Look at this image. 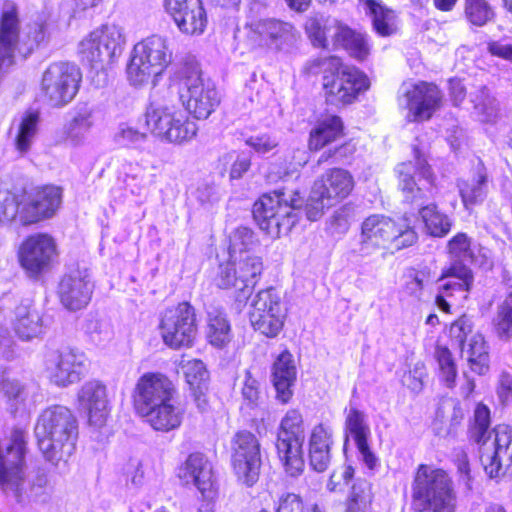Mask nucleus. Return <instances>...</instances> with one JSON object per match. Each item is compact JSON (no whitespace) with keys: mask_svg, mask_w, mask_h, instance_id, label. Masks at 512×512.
I'll use <instances>...</instances> for the list:
<instances>
[{"mask_svg":"<svg viewBox=\"0 0 512 512\" xmlns=\"http://www.w3.org/2000/svg\"><path fill=\"white\" fill-rule=\"evenodd\" d=\"M240 278L247 284L249 292L254 288L263 271L262 258L254 253H246L237 257H231Z\"/></svg>","mask_w":512,"mask_h":512,"instance_id":"47","label":"nucleus"},{"mask_svg":"<svg viewBox=\"0 0 512 512\" xmlns=\"http://www.w3.org/2000/svg\"><path fill=\"white\" fill-rule=\"evenodd\" d=\"M165 8L182 33L195 36L204 32L207 15L201 0H165Z\"/></svg>","mask_w":512,"mask_h":512,"instance_id":"23","label":"nucleus"},{"mask_svg":"<svg viewBox=\"0 0 512 512\" xmlns=\"http://www.w3.org/2000/svg\"><path fill=\"white\" fill-rule=\"evenodd\" d=\"M296 379V367L293 356L288 351L282 352L276 359L272 368V382L276 390V397L282 403H287L292 395V385Z\"/></svg>","mask_w":512,"mask_h":512,"instance_id":"33","label":"nucleus"},{"mask_svg":"<svg viewBox=\"0 0 512 512\" xmlns=\"http://www.w3.org/2000/svg\"><path fill=\"white\" fill-rule=\"evenodd\" d=\"M231 465L238 480L248 487L259 479L262 457L258 437L248 430L237 431L230 440Z\"/></svg>","mask_w":512,"mask_h":512,"instance_id":"12","label":"nucleus"},{"mask_svg":"<svg viewBox=\"0 0 512 512\" xmlns=\"http://www.w3.org/2000/svg\"><path fill=\"white\" fill-rule=\"evenodd\" d=\"M198 130L196 122L186 111L176 105L159 140L174 145H183L191 142L197 136Z\"/></svg>","mask_w":512,"mask_h":512,"instance_id":"31","label":"nucleus"},{"mask_svg":"<svg viewBox=\"0 0 512 512\" xmlns=\"http://www.w3.org/2000/svg\"><path fill=\"white\" fill-rule=\"evenodd\" d=\"M462 202L466 209L484 201L488 188V175L483 163L477 161L472 175L458 182Z\"/></svg>","mask_w":512,"mask_h":512,"instance_id":"35","label":"nucleus"},{"mask_svg":"<svg viewBox=\"0 0 512 512\" xmlns=\"http://www.w3.org/2000/svg\"><path fill=\"white\" fill-rule=\"evenodd\" d=\"M156 431L169 432L180 427L184 412L174 397L138 412Z\"/></svg>","mask_w":512,"mask_h":512,"instance_id":"30","label":"nucleus"},{"mask_svg":"<svg viewBox=\"0 0 512 512\" xmlns=\"http://www.w3.org/2000/svg\"><path fill=\"white\" fill-rule=\"evenodd\" d=\"M57 255L55 240L46 233L28 236L20 245L18 260L30 277L47 271Z\"/></svg>","mask_w":512,"mask_h":512,"instance_id":"17","label":"nucleus"},{"mask_svg":"<svg viewBox=\"0 0 512 512\" xmlns=\"http://www.w3.org/2000/svg\"><path fill=\"white\" fill-rule=\"evenodd\" d=\"M178 94L187 113L196 119H207L219 106L215 86L202 78L197 64L183 67L178 73Z\"/></svg>","mask_w":512,"mask_h":512,"instance_id":"7","label":"nucleus"},{"mask_svg":"<svg viewBox=\"0 0 512 512\" xmlns=\"http://www.w3.org/2000/svg\"><path fill=\"white\" fill-rule=\"evenodd\" d=\"M440 280H446L441 288L447 296H453L459 292L463 294L462 298L466 299L473 283V274L467 265L452 262L450 267L443 272Z\"/></svg>","mask_w":512,"mask_h":512,"instance_id":"37","label":"nucleus"},{"mask_svg":"<svg viewBox=\"0 0 512 512\" xmlns=\"http://www.w3.org/2000/svg\"><path fill=\"white\" fill-rule=\"evenodd\" d=\"M24 219L28 226L53 217L62 203V189L55 185H44L24 190Z\"/></svg>","mask_w":512,"mask_h":512,"instance_id":"20","label":"nucleus"},{"mask_svg":"<svg viewBox=\"0 0 512 512\" xmlns=\"http://www.w3.org/2000/svg\"><path fill=\"white\" fill-rule=\"evenodd\" d=\"M333 45L343 47L352 57L358 60H364L370 53L367 35L352 29L344 22Z\"/></svg>","mask_w":512,"mask_h":512,"instance_id":"41","label":"nucleus"},{"mask_svg":"<svg viewBox=\"0 0 512 512\" xmlns=\"http://www.w3.org/2000/svg\"><path fill=\"white\" fill-rule=\"evenodd\" d=\"M301 204L302 198L297 191L290 195L285 191H275L273 194L263 195L254 204V218L262 230L277 238L287 234L296 224V210Z\"/></svg>","mask_w":512,"mask_h":512,"instance_id":"6","label":"nucleus"},{"mask_svg":"<svg viewBox=\"0 0 512 512\" xmlns=\"http://www.w3.org/2000/svg\"><path fill=\"white\" fill-rule=\"evenodd\" d=\"M332 430L323 424L313 427L308 442L311 467L318 472L325 471L331 462Z\"/></svg>","mask_w":512,"mask_h":512,"instance_id":"32","label":"nucleus"},{"mask_svg":"<svg viewBox=\"0 0 512 512\" xmlns=\"http://www.w3.org/2000/svg\"><path fill=\"white\" fill-rule=\"evenodd\" d=\"M419 213L429 235L443 237L451 230L449 217L441 213L435 204L422 207Z\"/></svg>","mask_w":512,"mask_h":512,"instance_id":"49","label":"nucleus"},{"mask_svg":"<svg viewBox=\"0 0 512 512\" xmlns=\"http://www.w3.org/2000/svg\"><path fill=\"white\" fill-rule=\"evenodd\" d=\"M245 142L260 154L268 153L278 146L277 138L269 134L251 136Z\"/></svg>","mask_w":512,"mask_h":512,"instance_id":"63","label":"nucleus"},{"mask_svg":"<svg viewBox=\"0 0 512 512\" xmlns=\"http://www.w3.org/2000/svg\"><path fill=\"white\" fill-rule=\"evenodd\" d=\"M123 29L116 24H105L90 32L78 46L83 61L91 66L110 64L119 57L125 45Z\"/></svg>","mask_w":512,"mask_h":512,"instance_id":"9","label":"nucleus"},{"mask_svg":"<svg viewBox=\"0 0 512 512\" xmlns=\"http://www.w3.org/2000/svg\"><path fill=\"white\" fill-rule=\"evenodd\" d=\"M94 125L95 110L93 107L88 104L78 105L66 126L67 139L75 145L83 143Z\"/></svg>","mask_w":512,"mask_h":512,"instance_id":"38","label":"nucleus"},{"mask_svg":"<svg viewBox=\"0 0 512 512\" xmlns=\"http://www.w3.org/2000/svg\"><path fill=\"white\" fill-rule=\"evenodd\" d=\"M24 209V190L14 192L0 188V226H9L12 223L28 226V220L24 219Z\"/></svg>","mask_w":512,"mask_h":512,"instance_id":"36","label":"nucleus"},{"mask_svg":"<svg viewBox=\"0 0 512 512\" xmlns=\"http://www.w3.org/2000/svg\"><path fill=\"white\" fill-rule=\"evenodd\" d=\"M178 368L183 373L187 383L191 387L200 388L201 384L208 378V372L201 360L182 357Z\"/></svg>","mask_w":512,"mask_h":512,"instance_id":"53","label":"nucleus"},{"mask_svg":"<svg viewBox=\"0 0 512 512\" xmlns=\"http://www.w3.org/2000/svg\"><path fill=\"white\" fill-rule=\"evenodd\" d=\"M334 206L329 200L324 199L315 194V188L312 187L311 193L305 205V213L310 221H317L320 219L326 208Z\"/></svg>","mask_w":512,"mask_h":512,"instance_id":"60","label":"nucleus"},{"mask_svg":"<svg viewBox=\"0 0 512 512\" xmlns=\"http://www.w3.org/2000/svg\"><path fill=\"white\" fill-rule=\"evenodd\" d=\"M454 463L457 467L459 482L463 483L467 490L472 489V476L467 453L463 449H457L454 453Z\"/></svg>","mask_w":512,"mask_h":512,"instance_id":"61","label":"nucleus"},{"mask_svg":"<svg viewBox=\"0 0 512 512\" xmlns=\"http://www.w3.org/2000/svg\"><path fill=\"white\" fill-rule=\"evenodd\" d=\"M464 1V15L472 25L481 27L494 18V10L486 0Z\"/></svg>","mask_w":512,"mask_h":512,"instance_id":"51","label":"nucleus"},{"mask_svg":"<svg viewBox=\"0 0 512 512\" xmlns=\"http://www.w3.org/2000/svg\"><path fill=\"white\" fill-rule=\"evenodd\" d=\"M114 140L119 145L137 148L146 142L147 134L134 126L122 123L114 135Z\"/></svg>","mask_w":512,"mask_h":512,"instance_id":"58","label":"nucleus"},{"mask_svg":"<svg viewBox=\"0 0 512 512\" xmlns=\"http://www.w3.org/2000/svg\"><path fill=\"white\" fill-rule=\"evenodd\" d=\"M172 381L163 373L147 372L137 381L134 390V405L137 412L168 401L175 396Z\"/></svg>","mask_w":512,"mask_h":512,"instance_id":"21","label":"nucleus"},{"mask_svg":"<svg viewBox=\"0 0 512 512\" xmlns=\"http://www.w3.org/2000/svg\"><path fill=\"white\" fill-rule=\"evenodd\" d=\"M81 79L82 74L75 64L69 62L52 63L42 76V94L51 106H65L76 96Z\"/></svg>","mask_w":512,"mask_h":512,"instance_id":"13","label":"nucleus"},{"mask_svg":"<svg viewBox=\"0 0 512 512\" xmlns=\"http://www.w3.org/2000/svg\"><path fill=\"white\" fill-rule=\"evenodd\" d=\"M305 439V427L301 413L290 409L281 419L276 439L279 460L291 477H297L304 471L302 446Z\"/></svg>","mask_w":512,"mask_h":512,"instance_id":"8","label":"nucleus"},{"mask_svg":"<svg viewBox=\"0 0 512 512\" xmlns=\"http://www.w3.org/2000/svg\"><path fill=\"white\" fill-rule=\"evenodd\" d=\"M476 116L481 122L493 123L499 116L497 100L490 95L485 86L470 94Z\"/></svg>","mask_w":512,"mask_h":512,"instance_id":"46","label":"nucleus"},{"mask_svg":"<svg viewBox=\"0 0 512 512\" xmlns=\"http://www.w3.org/2000/svg\"><path fill=\"white\" fill-rule=\"evenodd\" d=\"M213 281L218 288L233 290L235 293L242 294L244 297L250 293L247 284L240 278L231 257H229L227 262L219 264Z\"/></svg>","mask_w":512,"mask_h":512,"instance_id":"45","label":"nucleus"},{"mask_svg":"<svg viewBox=\"0 0 512 512\" xmlns=\"http://www.w3.org/2000/svg\"><path fill=\"white\" fill-rule=\"evenodd\" d=\"M343 133V123L340 117L327 116L317 122L310 132L309 148L314 151L322 149L327 144L337 140Z\"/></svg>","mask_w":512,"mask_h":512,"instance_id":"39","label":"nucleus"},{"mask_svg":"<svg viewBox=\"0 0 512 512\" xmlns=\"http://www.w3.org/2000/svg\"><path fill=\"white\" fill-rule=\"evenodd\" d=\"M452 262H460L465 265L473 260L470 239L465 233L456 234L448 243Z\"/></svg>","mask_w":512,"mask_h":512,"instance_id":"57","label":"nucleus"},{"mask_svg":"<svg viewBox=\"0 0 512 512\" xmlns=\"http://www.w3.org/2000/svg\"><path fill=\"white\" fill-rule=\"evenodd\" d=\"M207 338L215 347H224L231 340V326L225 313L219 308H211L207 317Z\"/></svg>","mask_w":512,"mask_h":512,"instance_id":"43","label":"nucleus"},{"mask_svg":"<svg viewBox=\"0 0 512 512\" xmlns=\"http://www.w3.org/2000/svg\"><path fill=\"white\" fill-rule=\"evenodd\" d=\"M343 21L324 13H313L306 17L303 30L311 45L327 49L337 39Z\"/></svg>","mask_w":512,"mask_h":512,"instance_id":"27","label":"nucleus"},{"mask_svg":"<svg viewBox=\"0 0 512 512\" xmlns=\"http://www.w3.org/2000/svg\"><path fill=\"white\" fill-rule=\"evenodd\" d=\"M435 358L439 365L440 377L448 388L455 386L457 377V366L454 362L452 353L445 346H437Z\"/></svg>","mask_w":512,"mask_h":512,"instance_id":"55","label":"nucleus"},{"mask_svg":"<svg viewBox=\"0 0 512 512\" xmlns=\"http://www.w3.org/2000/svg\"><path fill=\"white\" fill-rule=\"evenodd\" d=\"M86 356L73 349L53 353L48 360V372L51 382L66 387L78 382L84 372Z\"/></svg>","mask_w":512,"mask_h":512,"instance_id":"24","label":"nucleus"},{"mask_svg":"<svg viewBox=\"0 0 512 512\" xmlns=\"http://www.w3.org/2000/svg\"><path fill=\"white\" fill-rule=\"evenodd\" d=\"M411 506L417 512H455L456 494L449 475L439 468L421 464L411 486Z\"/></svg>","mask_w":512,"mask_h":512,"instance_id":"3","label":"nucleus"},{"mask_svg":"<svg viewBox=\"0 0 512 512\" xmlns=\"http://www.w3.org/2000/svg\"><path fill=\"white\" fill-rule=\"evenodd\" d=\"M417 239V233L408 224H398L386 215L373 214L361 224L358 253L368 257L380 249L401 250L415 244Z\"/></svg>","mask_w":512,"mask_h":512,"instance_id":"4","label":"nucleus"},{"mask_svg":"<svg viewBox=\"0 0 512 512\" xmlns=\"http://www.w3.org/2000/svg\"><path fill=\"white\" fill-rule=\"evenodd\" d=\"M354 185V178L348 170L331 168L314 182L313 188H315L316 195L324 197L336 205L350 195Z\"/></svg>","mask_w":512,"mask_h":512,"instance_id":"26","label":"nucleus"},{"mask_svg":"<svg viewBox=\"0 0 512 512\" xmlns=\"http://www.w3.org/2000/svg\"><path fill=\"white\" fill-rule=\"evenodd\" d=\"M81 409L88 415L89 424L103 427L110 414V400L107 387L100 381L92 380L84 383L77 394Z\"/></svg>","mask_w":512,"mask_h":512,"instance_id":"25","label":"nucleus"},{"mask_svg":"<svg viewBox=\"0 0 512 512\" xmlns=\"http://www.w3.org/2000/svg\"><path fill=\"white\" fill-rule=\"evenodd\" d=\"M461 351L473 372L479 375L488 372L490 362L488 346L481 333L477 332L471 335Z\"/></svg>","mask_w":512,"mask_h":512,"instance_id":"40","label":"nucleus"},{"mask_svg":"<svg viewBox=\"0 0 512 512\" xmlns=\"http://www.w3.org/2000/svg\"><path fill=\"white\" fill-rule=\"evenodd\" d=\"M175 107V104L166 103H151L147 107L145 112V125L153 136L158 139L160 138Z\"/></svg>","mask_w":512,"mask_h":512,"instance_id":"48","label":"nucleus"},{"mask_svg":"<svg viewBox=\"0 0 512 512\" xmlns=\"http://www.w3.org/2000/svg\"><path fill=\"white\" fill-rule=\"evenodd\" d=\"M345 427L356 444H361L368 440L370 428L366 423L365 414L357 408L350 407L346 416Z\"/></svg>","mask_w":512,"mask_h":512,"instance_id":"54","label":"nucleus"},{"mask_svg":"<svg viewBox=\"0 0 512 512\" xmlns=\"http://www.w3.org/2000/svg\"><path fill=\"white\" fill-rule=\"evenodd\" d=\"M94 285L87 269H77L63 276L59 283L58 294L62 305L77 311L88 305Z\"/></svg>","mask_w":512,"mask_h":512,"instance_id":"22","label":"nucleus"},{"mask_svg":"<svg viewBox=\"0 0 512 512\" xmlns=\"http://www.w3.org/2000/svg\"><path fill=\"white\" fill-rule=\"evenodd\" d=\"M415 163L403 162L396 167L398 175V188L404 201L416 203L427 197L434 185V174L426 159L420 155L417 148L414 149Z\"/></svg>","mask_w":512,"mask_h":512,"instance_id":"15","label":"nucleus"},{"mask_svg":"<svg viewBox=\"0 0 512 512\" xmlns=\"http://www.w3.org/2000/svg\"><path fill=\"white\" fill-rule=\"evenodd\" d=\"M493 327L496 335L502 340L512 337V317L497 310L493 318Z\"/></svg>","mask_w":512,"mask_h":512,"instance_id":"64","label":"nucleus"},{"mask_svg":"<svg viewBox=\"0 0 512 512\" xmlns=\"http://www.w3.org/2000/svg\"><path fill=\"white\" fill-rule=\"evenodd\" d=\"M178 477L186 485H194L203 495L213 486L212 465L201 453H192L178 469Z\"/></svg>","mask_w":512,"mask_h":512,"instance_id":"29","label":"nucleus"},{"mask_svg":"<svg viewBox=\"0 0 512 512\" xmlns=\"http://www.w3.org/2000/svg\"><path fill=\"white\" fill-rule=\"evenodd\" d=\"M256 244L254 232L247 227H239L230 236L229 257L253 253Z\"/></svg>","mask_w":512,"mask_h":512,"instance_id":"52","label":"nucleus"},{"mask_svg":"<svg viewBox=\"0 0 512 512\" xmlns=\"http://www.w3.org/2000/svg\"><path fill=\"white\" fill-rule=\"evenodd\" d=\"M0 398L4 400L6 408L15 413L27 398L25 386L5 372H0Z\"/></svg>","mask_w":512,"mask_h":512,"instance_id":"44","label":"nucleus"},{"mask_svg":"<svg viewBox=\"0 0 512 512\" xmlns=\"http://www.w3.org/2000/svg\"><path fill=\"white\" fill-rule=\"evenodd\" d=\"M489 427L490 409L479 403L474 410L470 438L479 445L480 460L486 474L497 478L512 468V427L499 424L492 431Z\"/></svg>","mask_w":512,"mask_h":512,"instance_id":"1","label":"nucleus"},{"mask_svg":"<svg viewBox=\"0 0 512 512\" xmlns=\"http://www.w3.org/2000/svg\"><path fill=\"white\" fill-rule=\"evenodd\" d=\"M242 397L247 408L255 409L264 403V393L259 380L247 370L242 387Z\"/></svg>","mask_w":512,"mask_h":512,"instance_id":"56","label":"nucleus"},{"mask_svg":"<svg viewBox=\"0 0 512 512\" xmlns=\"http://www.w3.org/2000/svg\"><path fill=\"white\" fill-rule=\"evenodd\" d=\"M365 13L372 18L375 31L381 36H390L395 32L394 12L376 0H359Z\"/></svg>","mask_w":512,"mask_h":512,"instance_id":"42","label":"nucleus"},{"mask_svg":"<svg viewBox=\"0 0 512 512\" xmlns=\"http://www.w3.org/2000/svg\"><path fill=\"white\" fill-rule=\"evenodd\" d=\"M12 324L16 335L22 340L37 338L45 330L42 310L29 299L16 306Z\"/></svg>","mask_w":512,"mask_h":512,"instance_id":"28","label":"nucleus"},{"mask_svg":"<svg viewBox=\"0 0 512 512\" xmlns=\"http://www.w3.org/2000/svg\"><path fill=\"white\" fill-rule=\"evenodd\" d=\"M159 333L163 343L171 349L191 347L197 335L194 307L188 302L165 309L160 316Z\"/></svg>","mask_w":512,"mask_h":512,"instance_id":"10","label":"nucleus"},{"mask_svg":"<svg viewBox=\"0 0 512 512\" xmlns=\"http://www.w3.org/2000/svg\"><path fill=\"white\" fill-rule=\"evenodd\" d=\"M24 454L25 441L20 433L14 434L4 448L0 447V486L19 502L22 501L25 484Z\"/></svg>","mask_w":512,"mask_h":512,"instance_id":"16","label":"nucleus"},{"mask_svg":"<svg viewBox=\"0 0 512 512\" xmlns=\"http://www.w3.org/2000/svg\"><path fill=\"white\" fill-rule=\"evenodd\" d=\"M473 321L470 317L463 315L454 321L449 329V335L453 342L462 348L468 342L471 335L476 332L473 331Z\"/></svg>","mask_w":512,"mask_h":512,"instance_id":"59","label":"nucleus"},{"mask_svg":"<svg viewBox=\"0 0 512 512\" xmlns=\"http://www.w3.org/2000/svg\"><path fill=\"white\" fill-rule=\"evenodd\" d=\"M372 501L371 485L365 480H357L347 500L346 512H368Z\"/></svg>","mask_w":512,"mask_h":512,"instance_id":"50","label":"nucleus"},{"mask_svg":"<svg viewBox=\"0 0 512 512\" xmlns=\"http://www.w3.org/2000/svg\"><path fill=\"white\" fill-rule=\"evenodd\" d=\"M40 113L36 110L24 112L20 119L11 127L10 134L15 150L21 155H26L38 135Z\"/></svg>","mask_w":512,"mask_h":512,"instance_id":"34","label":"nucleus"},{"mask_svg":"<svg viewBox=\"0 0 512 512\" xmlns=\"http://www.w3.org/2000/svg\"><path fill=\"white\" fill-rule=\"evenodd\" d=\"M369 86L368 77L355 67L342 66L323 76L326 101L335 106L353 103Z\"/></svg>","mask_w":512,"mask_h":512,"instance_id":"14","label":"nucleus"},{"mask_svg":"<svg viewBox=\"0 0 512 512\" xmlns=\"http://www.w3.org/2000/svg\"><path fill=\"white\" fill-rule=\"evenodd\" d=\"M248 316L254 330L269 338L276 337L282 331L287 316L280 292L273 287L260 290L251 299Z\"/></svg>","mask_w":512,"mask_h":512,"instance_id":"11","label":"nucleus"},{"mask_svg":"<svg viewBox=\"0 0 512 512\" xmlns=\"http://www.w3.org/2000/svg\"><path fill=\"white\" fill-rule=\"evenodd\" d=\"M426 375L425 365L419 361L412 370L403 376L402 381L410 390L418 392L423 387V380Z\"/></svg>","mask_w":512,"mask_h":512,"instance_id":"62","label":"nucleus"},{"mask_svg":"<svg viewBox=\"0 0 512 512\" xmlns=\"http://www.w3.org/2000/svg\"><path fill=\"white\" fill-rule=\"evenodd\" d=\"M442 95L438 87L427 82L409 86L399 97V106L406 109L409 122H422L430 119L441 105Z\"/></svg>","mask_w":512,"mask_h":512,"instance_id":"18","label":"nucleus"},{"mask_svg":"<svg viewBox=\"0 0 512 512\" xmlns=\"http://www.w3.org/2000/svg\"><path fill=\"white\" fill-rule=\"evenodd\" d=\"M35 434L47 461L53 465L66 463L76 449L78 422L69 408L54 405L39 415Z\"/></svg>","mask_w":512,"mask_h":512,"instance_id":"2","label":"nucleus"},{"mask_svg":"<svg viewBox=\"0 0 512 512\" xmlns=\"http://www.w3.org/2000/svg\"><path fill=\"white\" fill-rule=\"evenodd\" d=\"M173 53L165 37L152 35L134 45L126 73L133 86H143L157 79L172 63Z\"/></svg>","mask_w":512,"mask_h":512,"instance_id":"5","label":"nucleus"},{"mask_svg":"<svg viewBox=\"0 0 512 512\" xmlns=\"http://www.w3.org/2000/svg\"><path fill=\"white\" fill-rule=\"evenodd\" d=\"M248 38L256 46L281 49L298 38L295 26L278 19H260L248 25Z\"/></svg>","mask_w":512,"mask_h":512,"instance_id":"19","label":"nucleus"}]
</instances>
